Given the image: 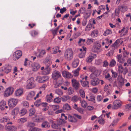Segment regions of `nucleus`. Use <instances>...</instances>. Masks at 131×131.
I'll list each match as a JSON object with an SVG mask.
<instances>
[{"label": "nucleus", "mask_w": 131, "mask_h": 131, "mask_svg": "<svg viewBox=\"0 0 131 131\" xmlns=\"http://www.w3.org/2000/svg\"><path fill=\"white\" fill-rule=\"evenodd\" d=\"M73 52L71 48L68 49L66 51L64 56L66 58L68 61L72 60L73 58Z\"/></svg>", "instance_id": "obj_1"}, {"label": "nucleus", "mask_w": 131, "mask_h": 131, "mask_svg": "<svg viewBox=\"0 0 131 131\" xmlns=\"http://www.w3.org/2000/svg\"><path fill=\"white\" fill-rule=\"evenodd\" d=\"M72 86L75 90H78L81 85L79 82L76 79H73L71 80Z\"/></svg>", "instance_id": "obj_2"}, {"label": "nucleus", "mask_w": 131, "mask_h": 131, "mask_svg": "<svg viewBox=\"0 0 131 131\" xmlns=\"http://www.w3.org/2000/svg\"><path fill=\"white\" fill-rule=\"evenodd\" d=\"M34 78L31 77L28 79L27 81V85L26 88L27 89L32 88L35 86V85L34 83Z\"/></svg>", "instance_id": "obj_3"}, {"label": "nucleus", "mask_w": 131, "mask_h": 131, "mask_svg": "<svg viewBox=\"0 0 131 131\" xmlns=\"http://www.w3.org/2000/svg\"><path fill=\"white\" fill-rule=\"evenodd\" d=\"M12 69V66L10 65H6L2 67L1 69V72H3L6 73H8L11 72Z\"/></svg>", "instance_id": "obj_4"}, {"label": "nucleus", "mask_w": 131, "mask_h": 131, "mask_svg": "<svg viewBox=\"0 0 131 131\" xmlns=\"http://www.w3.org/2000/svg\"><path fill=\"white\" fill-rule=\"evenodd\" d=\"M49 79V78L47 76L41 77L40 76L37 77L36 79L37 81L39 83H43L47 81Z\"/></svg>", "instance_id": "obj_5"}, {"label": "nucleus", "mask_w": 131, "mask_h": 131, "mask_svg": "<svg viewBox=\"0 0 131 131\" xmlns=\"http://www.w3.org/2000/svg\"><path fill=\"white\" fill-rule=\"evenodd\" d=\"M18 102V100L14 98L9 99L8 101V104L9 107H14Z\"/></svg>", "instance_id": "obj_6"}, {"label": "nucleus", "mask_w": 131, "mask_h": 131, "mask_svg": "<svg viewBox=\"0 0 131 131\" xmlns=\"http://www.w3.org/2000/svg\"><path fill=\"white\" fill-rule=\"evenodd\" d=\"M22 52L20 50H17L15 51L13 54V59L14 60L18 59L21 56Z\"/></svg>", "instance_id": "obj_7"}, {"label": "nucleus", "mask_w": 131, "mask_h": 131, "mask_svg": "<svg viewBox=\"0 0 131 131\" xmlns=\"http://www.w3.org/2000/svg\"><path fill=\"white\" fill-rule=\"evenodd\" d=\"M61 76L60 72L55 70L53 72L52 75V78L54 80H56Z\"/></svg>", "instance_id": "obj_8"}, {"label": "nucleus", "mask_w": 131, "mask_h": 131, "mask_svg": "<svg viewBox=\"0 0 131 131\" xmlns=\"http://www.w3.org/2000/svg\"><path fill=\"white\" fill-rule=\"evenodd\" d=\"M114 106L112 108L114 109H117L122 106V103L119 100H116L113 102Z\"/></svg>", "instance_id": "obj_9"}, {"label": "nucleus", "mask_w": 131, "mask_h": 131, "mask_svg": "<svg viewBox=\"0 0 131 131\" xmlns=\"http://www.w3.org/2000/svg\"><path fill=\"white\" fill-rule=\"evenodd\" d=\"M13 92V89L11 87H9L5 90V94L6 96H8L12 94Z\"/></svg>", "instance_id": "obj_10"}, {"label": "nucleus", "mask_w": 131, "mask_h": 131, "mask_svg": "<svg viewBox=\"0 0 131 131\" xmlns=\"http://www.w3.org/2000/svg\"><path fill=\"white\" fill-rule=\"evenodd\" d=\"M118 83L119 86H122L124 85V79L122 75H119L117 78Z\"/></svg>", "instance_id": "obj_11"}, {"label": "nucleus", "mask_w": 131, "mask_h": 131, "mask_svg": "<svg viewBox=\"0 0 131 131\" xmlns=\"http://www.w3.org/2000/svg\"><path fill=\"white\" fill-rule=\"evenodd\" d=\"M35 94V92L34 91H31L26 96L27 100H32Z\"/></svg>", "instance_id": "obj_12"}, {"label": "nucleus", "mask_w": 131, "mask_h": 131, "mask_svg": "<svg viewBox=\"0 0 131 131\" xmlns=\"http://www.w3.org/2000/svg\"><path fill=\"white\" fill-rule=\"evenodd\" d=\"M32 70L33 71H37L40 68V66L39 64L37 63H33L32 66Z\"/></svg>", "instance_id": "obj_13"}, {"label": "nucleus", "mask_w": 131, "mask_h": 131, "mask_svg": "<svg viewBox=\"0 0 131 131\" xmlns=\"http://www.w3.org/2000/svg\"><path fill=\"white\" fill-rule=\"evenodd\" d=\"M100 82V80L97 78H94L91 81V84L93 86L98 85Z\"/></svg>", "instance_id": "obj_14"}, {"label": "nucleus", "mask_w": 131, "mask_h": 131, "mask_svg": "<svg viewBox=\"0 0 131 131\" xmlns=\"http://www.w3.org/2000/svg\"><path fill=\"white\" fill-rule=\"evenodd\" d=\"M63 76L65 78H69L72 76L71 74L67 71H63L62 72Z\"/></svg>", "instance_id": "obj_15"}, {"label": "nucleus", "mask_w": 131, "mask_h": 131, "mask_svg": "<svg viewBox=\"0 0 131 131\" xmlns=\"http://www.w3.org/2000/svg\"><path fill=\"white\" fill-rule=\"evenodd\" d=\"M95 56H96L95 54L89 56L87 57L86 60V62L88 63H90L93 60L94 58H95V57H94Z\"/></svg>", "instance_id": "obj_16"}, {"label": "nucleus", "mask_w": 131, "mask_h": 131, "mask_svg": "<svg viewBox=\"0 0 131 131\" xmlns=\"http://www.w3.org/2000/svg\"><path fill=\"white\" fill-rule=\"evenodd\" d=\"M23 89H19L17 90L15 93V95L17 96H20L23 94Z\"/></svg>", "instance_id": "obj_17"}, {"label": "nucleus", "mask_w": 131, "mask_h": 131, "mask_svg": "<svg viewBox=\"0 0 131 131\" xmlns=\"http://www.w3.org/2000/svg\"><path fill=\"white\" fill-rule=\"evenodd\" d=\"M82 86L84 87H89V82L88 81H83L82 80L80 81Z\"/></svg>", "instance_id": "obj_18"}, {"label": "nucleus", "mask_w": 131, "mask_h": 131, "mask_svg": "<svg viewBox=\"0 0 131 131\" xmlns=\"http://www.w3.org/2000/svg\"><path fill=\"white\" fill-rule=\"evenodd\" d=\"M33 64V63L29 61L26 58L25 59V61L24 63V65L25 66H27L29 67H31Z\"/></svg>", "instance_id": "obj_19"}, {"label": "nucleus", "mask_w": 131, "mask_h": 131, "mask_svg": "<svg viewBox=\"0 0 131 131\" xmlns=\"http://www.w3.org/2000/svg\"><path fill=\"white\" fill-rule=\"evenodd\" d=\"M68 120L69 122L73 123H76L78 121L77 119L74 116L70 115L69 116Z\"/></svg>", "instance_id": "obj_20"}, {"label": "nucleus", "mask_w": 131, "mask_h": 131, "mask_svg": "<svg viewBox=\"0 0 131 131\" xmlns=\"http://www.w3.org/2000/svg\"><path fill=\"white\" fill-rule=\"evenodd\" d=\"M79 63V60L77 59H76L72 62V66L73 68H75L78 66Z\"/></svg>", "instance_id": "obj_21"}, {"label": "nucleus", "mask_w": 131, "mask_h": 131, "mask_svg": "<svg viewBox=\"0 0 131 131\" xmlns=\"http://www.w3.org/2000/svg\"><path fill=\"white\" fill-rule=\"evenodd\" d=\"M17 129V127L15 126H7L6 130L7 131H14Z\"/></svg>", "instance_id": "obj_22"}, {"label": "nucleus", "mask_w": 131, "mask_h": 131, "mask_svg": "<svg viewBox=\"0 0 131 131\" xmlns=\"http://www.w3.org/2000/svg\"><path fill=\"white\" fill-rule=\"evenodd\" d=\"M50 126L49 123L46 121L43 122L41 125V127L42 128H47L50 127Z\"/></svg>", "instance_id": "obj_23"}, {"label": "nucleus", "mask_w": 131, "mask_h": 131, "mask_svg": "<svg viewBox=\"0 0 131 131\" xmlns=\"http://www.w3.org/2000/svg\"><path fill=\"white\" fill-rule=\"evenodd\" d=\"M118 8L120 11L122 12H124L127 10V7L125 5L119 6H118Z\"/></svg>", "instance_id": "obj_24"}, {"label": "nucleus", "mask_w": 131, "mask_h": 131, "mask_svg": "<svg viewBox=\"0 0 131 131\" xmlns=\"http://www.w3.org/2000/svg\"><path fill=\"white\" fill-rule=\"evenodd\" d=\"M89 99L88 101L92 102L94 103H95V97L93 94H90L89 95Z\"/></svg>", "instance_id": "obj_25"}, {"label": "nucleus", "mask_w": 131, "mask_h": 131, "mask_svg": "<svg viewBox=\"0 0 131 131\" xmlns=\"http://www.w3.org/2000/svg\"><path fill=\"white\" fill-rule=\"evenodd\" d=\"M63 110L66 111L70 110L71 108L69 105L68 103H66L64 104L63 107Z\"/></svg>", "instance_id": "obj_26"}, {"label": "nucleus", "mask_w": 131, "mask_h": 131, "mask_svg": "<svg viewBox=\"0 0 131 131\" xmlns=\"http://www.w3.org/2000/svg\"><path fill=\"white\" fill-rule=\"evenodd\" d=\"M6 104V102L4 101H1L0 102V109L3 110L5 108V106Z\"/></svg>", "instance_id": "obj_27"}, {"label": "nucleus", "mask_w": 131, "mask_h": 131, "mask_svg": "<svg viewBox=\"0 0 131 131\" xmlns=\"http://www.w3.org/2000/svg\"><path fill=\"white\" fill-rule=\"evenodd\" d=\"M81 98L80 97H78L77 95H75L72 97L71 99L72 101L74 102H77L79 100H80Z\"/></svg>", "instance_id": "obj_28"}, {"label": "nucleus", "mask_w": 131, "mask_h": 131, "mask_svg": "<svg viewBox=\"0 0 131 131\" xmlns=\"http://www.w3.org/2000/svg\"><path fill=\"white\" fill-rule=\"evenodd\" d=\"M19 109L18 108H15L13 110L12 112V114L13 115H16L19 112Z\"/></svg>", "instance_id": "obj_29"}, {"label": "nucleus", "mask_w": 131, "mask_h": 131, "mask_svg": "<svg viewBox=\"0 0 131 131\" xmlns=\"http://www.w3.org/2000/svg\"><path fill=\"white\" fill-rule=\"evenodd\" d=\"M61 101V98L58 97L54 99L53 102L55 103L59 104L60 103Z\"/></svg>", "instance_id": "obj_30"}, {"label": "nucleus", "mask_w": 131, "mask_h": 131, "mask_svg": "<svg viewBox=\"0 0 131 131\" xmlns=\"http://www.w3.org/2000/svg\"><path fill=\"white\" fill-rule=\"evenodd\" d=\"M79 93L81 96L84 98L85 97V93L84 91L82 89H80L79 91Z\"/></svg>", "instance_id": "obj_31"}, {"label": "nucleus", "mask_w": 131, "mask_h": 131, "mask_svg": "<svg viewBox=\"0 0 131 131\" xmlns=\"http://www.w3.org/2000/svg\"><path fill=\"white\" fill-rule=\"evenodd\" d=\"M61 98L62 101L66 102L70 99V97L68 95L64 96Z\"/></svg>", "instance_id": "obj_32"}, {"label": "nucleus", "mask_w": 131, "mask_h": 131, "mask_svg": "<svg viewBox=\"0 0 131 131\" xmlns=\"http://www.w3.org/2000/svg\"><path fill=\"white\" fill-rule=\"evenodd\" d=\"M42 119V118H40L37 115L35 117L34 120L36 122H40Z\"/></svg>", "instance_id": "obj_33"}, {"label": "nucleus", "mask_w": 131, "mask_h": 131, "mask_svg": "<svg viewBox=\"0 0 131 131\" xmlns=\"http://www.w3.org/2000/svg\"><path fill=\"white\" fill-rule=\"evenodd\" d=\"M97 31L96 30H94L92 32L91 34V36L93 37H96L97 36Z\"/></svg>", "instance_id": "obj_34"}, {"label": "nucleus", "mask_w": 131, "mask_h": 131, "mask_svg": "<svg viewBox=\"0 0 131 131\" xmlns=\"http://www.w3.org/2000/svg\"><path fill=\"white\" fill-rule=\"evenodd\" d=\"M80 70V68L78 67L75 70L73 71L74 75L75 76H78L79 75V71Z\"/></svg>", "instance_id": "obj_35"}, {"label": "nucleus", "mask_w": 131, "mask_h": 131, "mask_svg": "<svg viewBox=\"0 0 131 131\" xmlns=\"http://www.w3.org/2000/svg\"><path fill=\"white\" fill-rule=\"evenodd\" d=\"M101 116L102 115L100 116V119L98 120V122L100 124L103 125L104 124L105 121L104 119L102 118L101 117Z\"/></svg>", "instance_id": "obj_36"}, {"label": "nucleus", "mask_w": 131, "mask_h": 131, "mask_svg": "<svg viewBox=\"0 0 131 131\" xmlns=\"http://www.w3.org/2000/svg\"><path fill=\"white\" fill-rule=\"evenodd\" d=\"M94 41V40L93 39H88L86 41V43L88 45H90L93 43Z\"/></svg>", "instance_id": "obj_37"}, {"label": "nucleus", "mask_w": 131, "mask_h": 131, "mask_svg": "<svg viewBox=\"0 0 131 131\" xmlns=\"http://www.w3.org/2000/svg\"><path fill=\"white\" fill-rule=\"evenodd\" d=\"M46 99L47 101L48 102H50L53 101L52 98L50 97L49 96V95H47L46 97Z\"/></svg>", "instance_id": "obj_38"}, {"label": "nucleus", "mask_w": 131, "mask_h": 131, "mask_svg": "<svg viewBox=\"0 0 131 131\" xmlns=\"http://www.w3.org/2000/svg\"><path fill=\"white\" fill-rule=\"evenodd\" d=\"M112 31L109 29L106 30L104 32L103 35L104 36H107L109 34H112Z\"/></svg>", "instance_id": "obj_39"}, {"label": "nucleus", "mask_w": 131, "mask_h": 131, "mask_svg": "<svg viewBox=\"0 0 131 131\" xmlns=\"http://www.w3.org/2000/svg\"><path fill=\"white\" fill-rule=\"evenodd\" d=\"M30 34L32 36L35 37L38 35V32L36 30H33L31 31Z\"/></svg>", "instance_id": "obj_40"}, {"label": "nucleus", "mask_w": 131, "mask_h": 131, "mask_svg": "<svg viewBox=\"0 0 131 131\" xmlns=\"http://www.w3.org/2000/svg\"><path fill=\"white\" fill-rule=\"evenodd\" d=\"M94 47L95 49H99L101 47V45L98 43H96L94 46Z\"/></svg>", "instance_id": "obj_41"}, {"label": "nucleus", "mask_w": 131, "mask_h": 131, "mask_svg": "<svg viewBox=\"0 0 131 131\" xmlns=\"http://www.w3.org/2000/svg\"><path fill=\"white\" fill-rule=\"evenodd\" d=\"M27 121V119L25 118H23L20 119L18 121L19 123H23Z\"/></svg>", "instance_id": "obj_42"}, {"label": "nucleus", "mask_w": 131, "mask_h": 131, "mask_svg": "<svg viewBox=\"0 0 131 131\" xmlns=\"http://www.w3.org/2000/svg\"><path fill=\"white\" fill-rule=\"evenodd\" d=\"M92 26L91 23H89L87 25L85 29V30L86 31H89Z\"/></svg>", "instance_id": "obj_43"}, {"label": "nucleus", "mask_w": 131, "mask_h": 131, "mask_svg": "<svg viewBox=\"0 0 131 131\" xmlns=\"http://www.w3.org/2000/svg\"><path fill=\"white\" fill-rule=\"evenodd\" d=\"M41 104V100H38L34 103V105L35 106L37 107L39 106Z\"/></svg>", "instance_id": "obj_44"}, {"label": "nucleus", "mask_w": 131, "mask_h": 131, "mask_svg": "<svg viewBox=\"0 0 131 131\" xmlns=\"http://www.w3.org/2000/svg\"><path fill=\"white\" fill-rule=\"evenodd\" d=\"M111 71L112 73V77L115 78H116L117 77L118 75L117 73L114 72L112 70H111Z\"/></svg>", "instance_id": "obj_45"}, {"label": "nucleus", "mask_w": 131, "mask_h": 131, "mask_svg": "<svg viewBox=\"0 0 131 131\" xmlns=\"http://www.w3.org/2000/svg\"><path fill=\"white\" fill-rule=\"evenodd\" d=\"M116 63V62L114 59H112L111 61H110L109 64V66L111 67H113L114 66Z\"/></svg>", "instance_id": "obj_46"}, {"label": "nucleus", "mask_w": 131, "mask_h": 131, "mask_svg": "<svg viewBox=\"0 0 131 131\" xmlns=\"http://www.w3.org/2000/svg\"><path fill=\"white\" fill-rule=\"evenodd\" d=\"M120 13V10L118 8H116L115 11V15L116 16H118L119 15Z\"/></svg>", "instance_id": "obj_47"}, {"label": "nucleus", "mask_w": 131, "mask_h": 131, "mask_svg": "<svg viewBox=\"0 0 131 131\" xmlns=\"http://www.w3.org/2000/svg\"><path fill=\"white\" fill-rule=\"evenodd\" d=\"M1 122L3 123L6 122H8L9 121V119L7 117H3L0 120Z\"/></svg>", "instance_id": "obj_48"}, {"label": "nucleus", "mask_w": 131, "mask_h": 131, "mask_svg": "<svg viewBox=\"0 0 131 131\" xmlns=\"http://www.w3.org/2000/svg\"><path fill=\"white\" fill-rule=\"evenodd\" d=\"M35 112V110L34 108L31 109L30 110V113L29 114V116H32L34 115Z\"/></svg>", "instance_id": "obj_49"}, {"label": "nucleus", "mask_w": 131, "mask_h": 131, "mask_svg": "<svg viewBox=\"0 0 131 131\" xmlns=\"http://www.w3.org/2000/svg\"><path fill=\"white\" fill-rule=\"evenodd\" d=\"M56 92L57 94L59 95H62L63 93V92L61 90L59 89H57L56 90Z\"/></svg>", "instance_id": "obj_50"}, {"label": "nucleus", "mask_w": 131, "mask_h": 131, "mask_svg": "<svg viewBox=\"0 0 131 131\" xmlns=\"http://www.w3.org/2000/svg\"><path fill=\"white\" fill-rule=\"evenodd\" d=\"M85 9L84 7L81 8L79 10L78 13L82 14L84 13L85 11Z\"/></svg>", "instance_id": "obj_51"}, {"label": "nucleus", "mask_w": 131, "mask_h": 131, "mask_svg": "<svg viewBox=\"0 0 131 131\" xmlns=\"http://www.w3.org/2000/svg\"><path fill=\"white\" fill-rule=\"evenodd\" d=\"M59 106L58 105H52V107L54 111H55L59 108Z\"/></svg>", "instance_id": "obj_52"}, {"label": "nucleus", "mask_w": 131, "mask_h": 131, "mask_svg": "<svg viewBox=\"0 0 131 131\" xmlns=\"http://www.w3.org/2000/svg\"><path fill=\"white\" fill-rule=\"evenodd\" d=\"M59 48L58 47H55L53 49V54H56L57 53V51L59 49Z\"/></svg>", "instance_id": "obj_53"}, {"label": "nucleus", "mask_w": 131, "mask_h": 131, "mask_svg": "<svg viewBox=\"0 0 131 131\" xmlns=\"http://www.w3.org/2000/svg\"><path fill=\"white\" fill-rule=\"evenodd\" d=\"M118 70L119 72L122 73L123 72L124 68L122 65H120L118 66Z\"/></svg>", "instance_id": "obj_54"}, {"label": "nucleus", "mask_w": 131, "mask_h": 131, "mask_svg": "<svg viewBox=\"0 0 131 131\" xmlns=\"http://www.w3.org/2000/svg\"><path fill=\"white\" fill-rule=\"evenodd\" d=\"M88 69L91 72H93L96 69V68L93 66H89L88 67Z\"/></svg>", "instance_id": "obj_55"}, {"label": "nucleus", "mask_w": 131, "mask_h": 131, "mask_svg": "<svg viewBox=\"0 0 131 131\" xmlns=\"http://www.w3.org/2000/svg\"><path fill=\"white\" fill-rule=\"evenodd\" d=\"M45 72V74H48L50 71V68L48 66L44 70Z\"/></svg>", "instance_id": "obj_56"}, {"label": "nucleus", "mask_w": 131, "mask_h": 131, "mask_svg": "<svg viewBox=\"0 0 131 131\" xmlns=\"http://www.w3.org/2000/svg\"><path fill=\"white\" fill-rule=\"evenodd\" d=\"M22 105L23 106L28 107L29 106V103L28 102L26 101H24L23 102Z\"/></svg>", "instance_id": "obj_57"}, {"label": "nucleus", "mask_w": 131, "mask_h": 131, "mask_svg": "<svg viewBox=\"0 0 131 131\" xmlns=\"http://www.w3.org/2000/svg\"><path fill=\"white\" fill-rule=\"evenodd\" d=\"M120 42V40L119 39L117 40L114 43L113 45V46L114 47H117L118 45Z\"/></svg>", "instance_id": "obj_58"}, {"label": "nucleus", "mask_w": 131, "mask_h": 131, "mask_svg": "<svg viewBox=\"0 0 131 131\" xmlns=\"http://www.w3.org/2000/svg\"><path fill=\"white\" fill-rule=\"evenodd\" d=\"M122 56L121 54H119L117 56V59L118 61L120 63H122V61L121 60V57Z\"/></svg>", "instance_id": "obj_59"}, {"label": "nucleus", "mask_w": 131, "mask_h": 131, "mask_svg": "<svg viewBox=\"0 0 131 131\" xmlns=\"http://www.w3.org/2000/svg\"><path fill=\"white\" fill-rule=\"evenodd\" d=\"M85 51L84 52H82L79 54V57L81 58H84L85 57Z\"/></svg>", "instance_id": "obj_60"}, {"label": "nucleus", "mask_w": 131, "mask_h": 131, "mask_svg": "<svg viewBox=\"0 0 131 131\" xmlns=\"http://www.w3.org/2000/svg\"><path fill=\"white\" fill-rule=\"evenodd\" d=\"M27 112V111L25 109H23L21 111L20 115L23 116L25 115Z\"/></svg>", "instance_id": "obj_61"}, {"label": "nucleus", "mask_w": 131, "mask_h": 131, "mask_svg": "<svg viewBox=\"0 0 131 131\" xmlns=\"http://www.w3.org/2000/svg\"><path fill=\"white\" fill-rule=\"evenodd\" d=\"M73 91L71 88L70 87L68 89V92L69 95H71L73 94Z\"/></svg>", "instance_id": "obj_62"}, {"label": "nucleus", "mask_w": 131, "mask_h": 131, "mask_svg": "<svg viewBox=\"0 0 131 131\" xmlns=\"http://www.w3.org/2000/svg\"><path fill=\"white\" fill-rule=\"evenodd\" d=\"M81 104L82 106L84 108L85 107L86 105V103L84 101H81Z\"/></svg>", "instance_id": "obj_63"}, {"label": "nucleus", "mask_w": 131, "mask_h": 131, "mask_svg": "<svg viewBox=\"0 0 131 131\" xmlns=\"http://www.w3.org/2000/svg\"><path fill=\"white\" fill-rule=\"evenodd\" d=\"M41 129L40 128L35 127L32 129L31 131H41Z\"/></svg>", "instance_id": "obj_64"}]
</instances>
